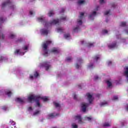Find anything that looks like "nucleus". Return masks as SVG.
Here are the masks:
<instances>
[{
  "instance_id": "f257e3e1",
  "label": "nucleus",
  "mask_w": 128,
  "mask_h": 128,
  "mask_svg": "<svg viewBox=\"0 0 128 128\" xmlns=\"http://www.w3.org/2000/svg\"><path fill=\"white\" fill-rule=\"evenodd\" d=\"M52 44V40H46L45 42H44L42 44V48L44 50V55L45 56H48V46H50Z\"/></svg>"
},
{
  "instance_id": "f03ea898",
  "label": "nucleus",
  "mask_w": 128,
  "mask_h": 128,
  "mask_svg": "<svg viewBox=\"0 0 128 128\" xmlns=\"http://www.w3.org/2000/svg\"><path fill=\"white\" fill-rule=\"evenodd\" d=\"M9 6L11 10H14V5L12 4V2H10V0H7L6 2H4L2 4V8H5V6Z\"/></svg>"
},
{
  "instance_id": "7ed1b4c3",
  "label": "nucleus",
  "mask_w": 128,
  "mask_h": 128,
  "mask_svg": "<svg viewBox=\"0 0 128 128\" xmlns=\"http://www.w3.org/2000/svg\"><path fill=\"white\" fill-rule=\"evenodd\" d=\"M40 96H34V95H30L28 96V100L29 102H32V101H35L38 100Z\"/></svg>"
},
{
  "instance_id": "20e7f679",
  "label": "nucleus",
  "mask_w": 128,
  "mask_h": 128,
  "mask_svg": "<svg viewBox=\"0 0 128 128\" xmlns=\"http://www.w3.org/2000/svg\"><path fill=\"white\" fill-rule=\"evenodd\" d=\"M60 20L58 19L57 20H53L50 22H45L44 26H52V24H58Z\"/></svg>"
},
{
  "instance_id": "39448f33",
  "label": "nucleus",
  "mask_w": 128,
  "mask_h": 128,
  "mask_svg": "<svg viewBox=\"0 0 128 128\" xmlns=\"http://www.w3.org/2000/svg\"><path fill=\"white\" fill-rule=\"evenodd\" d=\"M40 66L45 68L46 70H48V69L50 67V62H45L42 64Z\"/></svg>"
},
{
  "instance_id": "423d86ee",
  "label": "nucleus",
  "mask_w": 128,
  "mask_h": 128,
  "mask_svg": "<svg viewBox=\"0 0 128 128\" xmlns=\"http://www.w3.org/2000/svg\"><path fill=\"white\" fill-rule=\"evenodd\" d=\"M88 106H90V104L88 103H85V104L82 103L81 104V106H82V112H86V108H88Z\"/></svg>"
},
{
  "instance_id": "0eeeda50",
  "label": "nucleus",
  "mask_w": 128,
  "mask_h": 128,
  "mask_svg": "<svg viewBox=\"0 0 128 128\" xmlns=\"http://www.w3.org/2000/svg\"><path fill=\"white\" fill-rule=\"evenodd\" d=\"M40 32L42 36H48V30L46 29H41Z\"/></svg>"
},
{
  "instance_id": "6e6552de",
  "label": "nucleus",
  "mask_w": 128,
  "mask_h": 128,
  "mask_svg": "<svg viewBox=\"0 0 128 128\" xmlns=\"http://www.w3.org/2000/svg\"><path fill=\"white\" fill-rule=\"evenodd\" d=\"M86 96L88 98L90 104H92L94 100V99L92 98V94H90V93H87Z\"/></svg>"
},
{
  "instance_id": "1a4fd4ad",
  "label": "nucleus",
  "mask_w": 128,
  "mask_h": 128,
  "mask_svg": "<svg viewBox=\"0 0 128 128\" xmlns=\"http://www.w3.org/2000/svg\"><path fill=\"white\" fill-rule=\"evenodd\" d=\"M50 52H54V54H58L60 50H58V48H54L51 50Z\"/></svg>"
},
{
  "instance_id": "9d476101",
  "label": "nucleus",
  "mask_w": 128,
  "mask_h": 128,
  "mask_svg": "<svg viewBox=\"0 0 128 128\" xmlns=\"http://www.w3.org/2000/svg\"><path fill=\"white\" fill-rule=\"evenodd\" d=\"M116 46V42H114L111 44L108 45V48L112 49V48H114V47Z\"/></svg>"
},
{
  "instance_id": "9b49d317",
  "label": "nucleus",
  "mask_w": 128,
  "mask_h": 128,
  "mask_svg": "<svg viewBox=\"0 0 128 128\" xmlns=\"http://www.w3.org/2000/svg\"><path fill=\"white\" fill-rule=\"evenodd\" d=\"M58 115V114H56V113H51L49 114H48V118H54L55 116H57Z\"/></svg>"
},
{
  "instance_id": "f8f14e48",
  "label": "nucleus",
  "mask_w": 128,
  "mask_h": 128,
  "mask_svg": "<svg viewBox=\"0 0 128 128\" xmlns=\"http://www.w3.org/2000/svg\"><path fill=\"white\" fill-rule=\"evenodd\" d=\"M74 118L75 120H78V122L80 123L82 122V117L80 116H74Z\"/></svg>"
},
{
  "instance_id": "ddd939ff",
  "label": "nucleus",
  "mask_w": 128,
  "mask_h": 128,
  "mask_svg": "<svg viewBox=\"0 0 128 128\" xmlns=\"http://www.w3.org/2000/svg\"><path fill=\"white\" fill-rule=\"evenodd\" d=\"M40 96L38 97V98H37V100H36V101H35V102H36L37 106H38V108H40Z\"/></svg>"
},
{
  "instance_id": "4468645a",
  "label": "nucleus",
  "mask_w": 128,
  "mask_h": 128,
  "mask_svg": "<svg viewBox=\"0 0 128 128\" xmlns=\"http://www.w3.org/2000/svg\"><path fill=\"white\" fill-rule=\"evenodd\" d=\"M96 11L93 12L89 16V18L92 19L94 16H96Z\"/></svg>"
},
{
  "instance_id": "2eb2a0df",
  "label": "nucleus",
  "mask_w": 128,
  "mask_h": 128,
  "mask_svg": "<svg viewBox=\"0 0 128 128\" xmlns=\"http://www.w3.org/2000/svg\"><path fill=\"white\" fill-rule=\"evenodd\" d=\"M16 100L18 102H20V104H24V100L21 98H17Z\"/></svg>"
},
{
  "instance_id": "dca6fc26",
  "label": "nucleus",
  "mask_w": 128,
  "mask_h": 128,
  "mask_svg": "<svg viewBox=\"0 0 128 128\" xmlns=\"http://www.w3.org/2000/svg\"><path fill=\"white\" fill-rule=\"evenodd\" d=\"M100 106H108V102L106 101H104L100 103Z\"/></svg>"
},
{
  "instance_id": "f3484780",
  "label": "nucleus",
  "mask_w": 128,
  "mask_h": 128,
  "mask_svg": "<svg viewBox=\"0 0 128 128\" xmlns=\"http://www.w3.org/2000/svg\"><path fill=\"white\" fill-rule=\"evenodd\" d=\"M54 14V10H50V12L48 14V16H52Z\"/></svg>"
},
{
  "instance_id": "a211bd4d",
  "label": "nucleus",
  "mask_w": 128,
  "mask_h": 128,
  "mask_svg": "<svg viewBox=\"0 0 128 128\" xmlns=\"http://www.w3.org/2000/svg\"><path fill=\"white\" fill-rule=\"evenodd\" d=\"M74 32H78L80 30V26H76L74 29Z\"/></svg>"
},
{
  "instance_id": "6ab92c4d",
  "label": "nucleus",
  "mask_w": 128,
  "mask_h": 128,
  "mask_svg": "<svg viewBox=\"0 0 128 128\" xmlns=\"http://www.w3.org/2000/svg\"><path fill=\"white\" fill-rule=\"evenodd\" d=\"M41 100H44V102H48V98H47L46 96H44V97H40Z\"/></svg>"
},
{
  "instance_id": "aec40b11",
  "label": "nucleus",
  "mask_w": 128,
  "mask_h": 128,
  "mask_svg": "<svg viewBox=\"0 0 128 128\" xmlns=\"http://www.w3.org/2000/svg\"><path fill=\"white\" fill-rule=\"evenodd\" d=\"M6 94L10 98L12 96V92L7 91L6 92Z\"/></svg>"
},
{
  "instance_id": "412c9836",
  "label": "nucleus",
  "mask_w": 128,
  "mask_h": 128,
  "mask_svg": "<svg viewBox=\"0 0 128 128\" xmlns=\"http://www.w3.org/2000/svg\"><path fill=\"white\" fill-rule=\"evenodd\" d=\"M38 22H46V20H44V19L40 17L38 18Z\"/></svg>"
},
{
  "instance_id": "4be33fe9",
  "label": "nucleus",
  "mask_w": 128,
  "mask_h": 128,
  "mask_svg": "<svg viewBox=\"0 0 128 128\" xmlns=\"http://www.w3.org/2000/svg\"><path fill=\"white\" fill-rule=\"evenodd\" d=\"M22 42V38H20L17 40L16 41V44H20Z\"/></svg>"
},
{
  "instance_id": "5701e85b",
  "label": "nucleus",
  "mask_w": 128,
  "mask_h": 128,
  "mask_svg": "<svg viewBox=\"0 0 128 128\" xmlns=\"http://www.w3.org/2000/svg\"><path fill=\"white\" fill-rule=\"evenodd\" d=\"M106 82L107 83L108 88H110V86H112V82H110V80L106 81Z\"/></svg>"
},
{
  "instance_id": "b1692460",
  "label": "nucleus",
  "mask_w": 128,
  "mask_h": 128,
  "mask_svg": "<svg viewBox=\"0 0 128 128\" xmlns=\"http://www.w3.org/2000/svg\"><path fill=\"white\" fill-rule=\"evenodd\" d=\"M53 104L54 106H55L56 108H60V105L58 103L54 102Z\"/></svg>"
},
{
  "instance_id": "393cba45",
  "label": "nucleus",
  "mask_w": 128,
  "mask_h": 128,
  "mask_svg": "<svg viewBox=\"0 0 128 128\" xmlns=\"http://www.w3.org/2000/svg\"><path fill=\"white\" fill-rule=\"evenodd\" d=\"M103 126H104V127L110 126V123H108V122H105Z\"/></svg>"
},
{
  "instance_id": "a878e982",
  "label": "nucleus",
  "mask_w": 128,
  "mask_h": 128,
  "mask_svg": "<svg viewBox=\"0 0 128 128\" xmlns=\"http://www.w3.org/2000/svg\"><path fill=\"white\" fill-rule=\"evenodd\" d=\"M34 78H38V76L40 74H38V72H34Z\"/></svg>"
},
{
  "instance_id": "bb28decb",
  "label": "nucleus",
  "mask_w": 128,
  "mask_h": 128,
  "mask_svg": "<svg viewBox=\"0 0 128 128\" xmlns=\"http://www.w3.org/2000/svg\"><path fill=\"white\" fill-rule=\"evenodd\" d=\"M120 26H126V22H121Z\"/></svg>"
},
{
  "instance_id": "cd10ccee",
  "label": "nucleus",
  "mask_w": 128,
  "mask_h": 128,
  "mask_svg": "<svg viewBox=\"0 0 128 128\" xmlns=\"http://www.w3.org/2000/svg\"><path fill=\"white\" fill-rule=\"evenodd\" d=\"M15 36H16L14 34H10L9 38H14Z\"/></svg>"
},
{
  "instance_id": "c85d7f7f",
  "label": "nucleus",
  "mask_w": 128,
  "mask_h": 128,
  "mask_svg": "<svg viewBox=\"0 0 128 128\" xmlns=\"http://www.w3.org/2000/svg\"><path fill=\"white\" fill-rule=\"evenodd\" d=\"M94 60H96V62H98V60H100V57L98 56H96L94 58Z\"/></svg>"
},
{
  "instance_id": "c756f323",
  "label": "nucleus",
  "mask_w": 128,
  "mask_h": 128,
  "mask_svg": "<svg viewBox=\"0 0 128 128\" xmlns=\"http://www.w3.org/2000/svg\"><path fill=\"white\" fill-rule=\"evenodd\" d=\"M58 32H64V30H62V28H58L57 29Z\"/></svg>"
},
{
  "instance_id": "7c9ffc66",
  "label": "nucleus",
  "mask_w": 128,
  "mask_h": 128,
  "mask_svg": "<svg viewBox=\"0 0 128 128\" xmlns=\"http://www.w3.org/2000/svg\"><path fill=\"white\" fill-rule=\"evenodd\" d=\"M72 60V57H68L66 58V62H70Z\"/></svg>"
},
{
  "instance_id": "2f4dec72",
  "label": "nucleus",
  "mask_w": 128,
  "mask_h": 128,
  "mask_svg": "<svg viewBox=\"0 0 128 128\" xmlns=\"http://www.w3.org/2000/svg\"><path fill=\"white\" fill-rule=\"evenodd\" d=\"M64 36L65 38H70V34H65L64 35Z\"/></svg>"
},
{
  "instance_id": "473e14b6",
  "label": "nucleus",
  "mask_w": 128,
  "mask_h": 128,
  "mask_svg": "<svg viewBox=\"0 0 128 128\" xmlns=\"http://www.w3.org/2000/svg\"><path fill=\"white\" fill-rule=\"evenodd\" d=\"M40 110H37V111L35 112L34 113V116H36V114H40Z\"/></svg>"
},
{
  "instance_id": "72a5a7b5",
  "label": "nucleus",
  "mask_w": 128,
  "mask_h": 128,
  "mask_svg": "<svg viewBox=\"0 0 128 128\" xmlns=\"http://www.w3.org/2000/svg\"><path fill=\"white\" fill-rule=\"evenodd\" d=\"M84 0H80L78 2V4H84Z\"/></svg>"
},
{
  "instance_id": "f704fd0d",
  "label": "nucleus",
  "mask_w": 128,
  "mask_h": 128,
  "mask_svg": "<svg viewBox=\"0 0 128 128\" xmlns=\"http://www.w3.org/2000/svg\"><path fill=\"white\" fill-rule=\"evenodd\" d=\"M78 125L74 124V123H73L72 124V128H78Z\"/></svg>"
},
{
  "instance_id": "c9c22d12",
  "label": "nucleus",
  "mask_w": 128,
  "mask_h": 128,
  "mask_svg": "<svg viewBox=\"0 0 128 128\" xmlns=\"http://www.w3.org/2000/svg\"><path fill=\"white\" fill-rule=\"evenodd\" d=\"M84 12H81L80 14V18L82 20V16H84Z\"/></svg>"
},
{
  "instance_id": "e433bc0d",
  "label": "nucleus",
  "mask_w": 128,
  "mask_h": 128,
  "mask_svg": "<svg viewBox=\"0 0 128 128\" xmlns=\"http://www.w3.org/2000/svg\"><path fill=\"white\" fill-rule=\"evenodd\" d=\"M118 100V96H114L113 97V98H112L113 100Z\"/></svg>"
},
{
  "instance_id": "4c0bfd02",
  "label": "nucleus",
  "mask_w": 128,
  "mask_h": 128,
  "mask_svg": "<svg viewBox=\"0 0 128 128\" xmlns=\"http://www.w3.org/2000/svg\"><path fill=\"white\" fill-rule=\"evenodd\" d=\"M110 10H109L108 11H106L105 12H104V15L105 16H108V14H110Z\"/></svg>"
},
{
  "instance_id": "58836bf2",
  "label": "nucleus",
  "mask_w": 128,
  "mask_h": 128,
  "mask_svg": "<svg viewBox=\"0 0 128 128\" xmlns=\"http://www.w3.org/2000/svg\"><path fill=\"white\" fill-rule=\"evenodd\" d=\"M10 123L11 124H12V126H14V124H16V122L13 120H10Z\"/></svg>"
},
{
  "instance_id": "ea45409f",
  "label": "nucleus",
  "mask_w": 128,
  "mask_h": 128,
  "mask_svg": "<svg viewBox=\"0 0 128 128\" xmlns=\"http://www.w3.org/2000/svg\"><path fill=\"white\" fill-rule=\"evenodd\" d=\"M2 22H4V18L0 17V24H2Z\"/></svg>"
},
{
  "instance_id": "a19ab883",
  "label": "nucleus",
  "mask_w": 128,
  "mask_h": 128,
  "mask_svg": "<svg viewBox=\"0 0 128 128\" xmlns=\"http://www.w3.org/2000/svg\"><path fill=\"white\" fill-rule=\"evenodd\" d=\"M60 20H66V16L61 17Z\"/></svg>"
},
{
  "instance_id": "79ce46f5",
  "label": "nucleus",
  "mask_w": 128,
  "mask_h": 128,
  "mask_svg": "<svg viewBox=\"0 0 128 128\" xmlns=\"http://www.w3.org/2000/svg\"><path fill=\"white\" fill-rule=\"evenodd\" d=\"M90 46H94V44L89 43L88 44V48H90Z\"/></svg>"
},
{
  "instance_id": "37998d69",
  "label": "nucleus",
  "mask_w": 128,
  "mask_h": 128,
  "mask_svg": "<svg viewBox=\"0 0 128 128\" xmlns=\"http://www.w3.org/2000/svg\"><path fill=\"white\" fill-rule=\"evenodd\" d=\"M20 50H16L14 52L15 54H20Z\"/></svg>"
},
{
  "instance_id": "c03bdc74",
  "label": "nucleus",
  "mask_w": 128,
  "mask_h": 128,
  "mask_svg": "<svg viewBox=\"0 0 128 128\" xmlns=\"http://www.w3.org/2000/svg\"><path fill=\"white\" fill-rule=\"evenodd\" d=\"M100 4H104V0H100Z\"/></svg>"
},
{
  "instance_id": "a18cd8bd",
  "label": "nucleus",
  "mask_w": 128,
  "mask_h": 128,
  "mask_svg": "<svg viewBox=\"0 0 128 128\" xmlns=\"http://www.w3.org/2000/svg\"><path fill=\"white\" fill-rule=\"evenodd\" d=\"M78 62H82V60L81 58H79L78 59Z\"/></svg>"
},
{
  "instance_id": "49530a36",
  "label": "nucleus",
  "mask_w": 128,
  "mask_h": 128,
  "mask_svg": "<svg viewBox=\"0 0 128 128\" xmlns=\"http://www.w3.org/2000/svg\"><path fill=\"white\" fill-rule=\"evenodd\" d=\"M92 66H94V64H90L88 66V68H92Z\"/></svg>"
},
{
  "instance_id": "de8ad7c7",
  "label": "nucleus",
  "mask_w": 128,
  "mask_h": 128,
  "mask_svg": "<svg viewBox=\"0 0 128 128\" xmlns=\"http://www.w3.org/2000/svg\"><path fill=\"white\" fill-rule=\"evenodd\" d=\"M102 32L103 34H108V30H102Z\"/></svg>"
},
{
  "instance_id": "09e8293b",
  "label": "nucleus",
  "mask_w": 128,
  "mask_h": 128,
  "mask_svg": "<svg viewBox=\"0 0 128 128\" xmlns=\"http://www.w3.org/2000/svg\"><path fill=\"white\" fill-rule=\"evenodd\" d=\"M22 48H23L24 50H26L28 48V46H25L23 47Z\"/></svg>"
},
{
  "instance_id": "8fccbe9b",
  "label": "nucleus",
  "mask_w": 128,
  "mask_h": 128,
  "mask_svg": "<svg viewBox=\"0 0 128 128\" xmlns=\"http://www.w3.org/2000/svg\"><path fill=\"white\" fill-rule=\"evenodd\" d=\"M86 120H88V122H90V120H92V117H86Z\"/></svg>"
},
{
  "instance_id": "3c124183",
  "label": "nucleus",
  "mask_w": 128,
  "mask_h": 128,
  "mask_svg": "<svg viewBox=\"0 0 128 128\" xmlns=\"http://www.w3.org/2000/svg\"><path fill=\"white\" fill-rule=\"evenodd\" d=\"M78 24H82V20H78Z\"/></svg>"
},
{
  "instance_id": "603ef678",
  "label": "nucleus",
  "mask_w": 128,
  "mask_h": 128,
  "mask_svg": "<svg viewBox=\"0 0 128 128\" xmlns=\"http://www.w3.org/2000/svg\"><path fill=\"white\" fill-rule=\"evenodd\" d=\"M76 68L77 69L80 68V65H78V64H76Z\"/></svg>"
},
{
  "instance_id": "864d4df0",
  "label": "nucleus",
  "mask_w": 128,
  "mask_h": 128,
  "mask_svg": "<svg viewBox=\"0 0 128 128\" xmlns=\"http://www.w3.org/2000/svg\"><path fill=\"white\" fill-rule=\"evenodd\" d=\"M99 78L98 76H94V80H98Z\"/></svg>"
},
{
  "instance_id": "5fc2aeb1",
  "label": "nucleus",
  "mask_w": 128,
  "mask_h": 128,
  "mask_svg": "<svg viewBox=\"0 0 128 128\" xmlns=\"http://www.w3.org/2000/svg\"><path fill=\"white\" fill-rule=\"evenodd\" d=\"M74 100H76V94H74Z\"/></svg>"
},
{
  "instance_id": "6e6d98bb",
  "label": "nucleus",
  "mask_w": 128,
  "mask_h": 128,
  "mask_svg": "<svg viewBox=\"0 0 128 128\" xmlns=\"http://www.w3.org/2000/svg\"><path fill=\"white\" fill-rule=\"evenodd\" d=\"M60 12H64V8H62Z\"/></svg>"
},
{
  "instance_id": "4d7b16f0",
  "label": "nucleus",
  "mask_w": 128,
  "mask_h": 128,
  "mask_svg": "<svg viewBox=\"0 0 128 128\" xmlns=\"http://www.w3.org/2000/svg\"><path fill=\"white\" fill-rule=\"evenodd\" d=\"M32 110V108L31 106L28 108V110Z\"/></svg>"
},
{
  "instance_id": "13d9d810",
  "label": "nucleus",
  "mask_w": 128,
  "mask_h": 128,
  "mask_svg": "<svg viewBox=\"0 0 128 128\" xmlns=\"http://www.w3.org/2000/svg\"><path fill=\"white\" fill-rule=\"evenodd\" d=\"M30 80H32V78H34V76L32 75H30Z\"/></svg>"
},
{
  "instance_id": "bf43d9fd",
  "label": "nucleus",
  "mask_w": 128,
  "mask_h": 128,
  "mask_svg": "<svg viewBox=\"0 0 128 128\" xmlns=\"http://www.w3.org/2000/svg\"><path fill=\"white\" fill-rule=\"evenodd\" d=\"M99 8H100V6H97L96 8V10H98Z\"/></svg>"
},
{
  "instance_id": "052dcab7",
  "label": "nucleus",
  "mask_w": 128,
  "mask_h": 128,
  "mask_svg": "<svg viewBox=\"0 0 128 128\" xmlns=\"http://www.w3.org/2000/svg\"><path fill=\"white\" fill-rule=\"evenodd\" d=\"M125 32H126V34H128V30H125Z\"/></svg>"
},
{
  "instance_id": "680f3d73",
  "label": "nucleus",
  "mask_w": 128,
  "mask_h": 128,
  "mask_svg": "<svg viewBox=\"0 0 128 128\" xmlns=\"http://www.w3.org/2000/svg\"><path fill=\"white\" fill-rule=\"evenodd\" d=\"M110 64H112V61H110L108 62V66H110Z\"/></svg>"
},
{
  "instance_id": "e2e57ef3",
  "label": "nucleus",
  "mask_w": 128,
  "mask_h": 128,
  "mask_svg": "<svg viewBox=\"0 0 128 128\" xmlns=\"http://www.w3.org/2000/svg\"><path fill=\"white\" fill-rule=\"evenodd\" d=\"M4 60V57L0 56V60Z\"/></svg>"
},
{
  "instance_id": "0e129e2a",
  "label": "nucleus",
  "mask_w": 128,
  "mask_h": 128,
  "mask_svg": "<svg viewBox=\"0 0 128 128\" xmlns=\"http://www.w3.org/2000/svg\"><path fill=\"white\" fill-rule=\"evenodd\" d=\"M30 14L31 16H32V14H33L32 11L30 12Z\"/></svg>"
},
{
  "instance_id": "69168bd1",
  "label": "nucleus",
  "mask_w": 128,
  "mask_h": 128,
  "mask_svg": "<svg viewBox=\"0 0 128 128\" xmlns=\"http://www.w3.org/2000/svg\"><path fill=\"white\" fill-rule=\"evenodd\" d=\"M126 110L127 112H128V104H126Z\"/></svg>"
},
{
  "instance_id": "338daca9",
  "label": "nucleus",
  "mask_w": 128,
  "mask_h": 128,
  "mask_svg": "<svg viewBox=\"0 0 128 128\" xmlns=\"http://www.w3.org/2000/svg\"><path fill=\"white\" fill-rule=\"evenodd\" d=\"M2 109L6 110V107L4 106V107L2 108Z\"/></svg>"
},
{
  "instance_id": "774afa93",
  "label": "nucleus",
  "mask_w": 128,
  "mask_h": 128,
  "mask_svg": "<svg viewBox=\"0 0 128 128\" xmlns=\"http://www.w3.org/2000/svg\"><path fill=\"white\" fill-rule=\"evenodd\" d=\"M100 94H98L96 95V96H97V98H100Z\"/></svg>"
}]
</instances>
